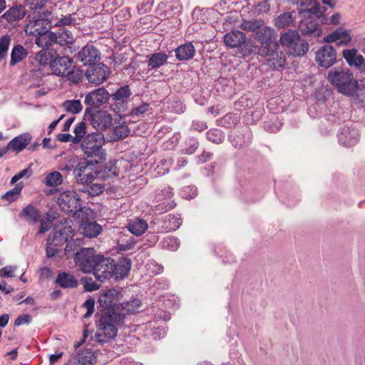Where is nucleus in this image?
Here are the masks:
<instances>
[{
  "label": "nucleus",
  "mask_w": 365,
  "mask_h": 365,
  "mask_svg": "<svg viewBox=\"0 0 365 365\" xmlns=\"http://www.w3.org/2000/svg\"><path fill=\"white\" fill-rule=\"evenodd\" d=\"M110 93L104 87L88 92L84 100V103L86 106V113H91L104 103H108Z\"/></svg>",
  "instance_id": "obj_10"
},
{
  "label": "nucleus",
  "mask_w": 365,
  "mask_h": 365,
  "mask_svg": "<svg viewBox=\"0 0 365 365\" xmlns=\"http://www.w3.org/2000/svg\"><path fill=\"white\" fill-rule=\"evenodd\" d=\"M61 211L74 219H84L88 213L86 207L82 205V200L74 190L61 192L56 201Z\"/></svg>",
  "instance_id": "obj_5"
},
{
  "label": "nucleus",
  "mask_w": 365,
  "mask_h": 365,
  "mask_svg": "<svg viewBox=\"0 0 365 365\" xmlns=\"http://www.w3.org/2000/svg\"><path fill=\"white\" fill-rule=\"evenodd\" d=\"M81 233L86 237H97L102 230V227L96 222H83L81 224Z\"/></svg>",
  "instance_id": "obj_30"
},
{
  "label": "nucleus",
  "mask_w": 365,
  "mask_h": 365,
  "mask_svg": "<svg viewBox=\"0 0 365 365\" xmlns=\"http://www.w3.org/2000/svg\"><path fill=\"white\" fill-rule=\"evenodd\" d=\"M162 247L171 251H175L180 247V242L178 239L173 236H168L165 237L162 241Z\"/></svg>",
  "instance_id": "obj_52"
},
{
  "label": "nucleus",
  "mask_w": 365,
  "mask_h": 365,
  "mask_svg": "<svg viewBox=\"0 0 365 365\" xmlns=\"http://www.w3.org/2000/svg\"><path fill=\"white\" fill-rule=\"evenodd\" d=\"M70 240H71L66 243L64 252L67 258H70L71 257L73 258L76 253L80 252L83 247H81V240L80 239L77 238L76 240H73L72 238Z\"/></svg>",
  "instance_id": "obj_40"
},
{
  "label": "nucleus",
  "mask_w": 365,
  "mask_h": 365,
  "mask_svg": "<svg viewBox=\"0 0 365 365\" xmlns=\"http://www.w3.org/2000/svg\"><path fill=\"white\" fill-rule=\"evenodd\" d=\"M19 217L24 218L29 223H36L39 220L41 215L37 208L32 205H29L22 210Z\"/></svg>",
  "instance_id": "obj_35"
},
{
  "label": "nucleus",
  "mask_w": 365,
  "mask_h": 365,
  "mask_svg": "<svg viewBox=\"0 0 365 365\" xmlns=\"http://www.w3.org/2000/svg\"><path fill=\"white\" fill-rule=\"evenodd\" d=\"M136 243V240L133 237H129L125 241L122 240L118 242V250L120 251H127L132 249Z\"/></svg>",
  "instance_id": "obj_56"
},
{
  "label": "nucleus",
  "mask_w": 365,
  "mask_h": 365,
  "mask_svg": "<svg viewBox=\"0 0 365 365\" xmlns=\"http://www.w3.org/2000/svg\"><path fill=\"white\" fill-rule=\"evenodd\" d=\"M123 295L120 291L114 288L108 289L101 292L99 298L98 303L101 307L107 311L116 312L120 311L119 300L121 299Z\"/></svg>",
  "instance_id": "obj_12"
},
{
  "label": "nucleus",
  "mask_w": 365,
  "mask_h": 365,
  "mask_svg": "<svg viewBox=\"0 0 365 365\" xmlns=\"http://www.w3.org/2000/svg\"><path fill=\"white\" fill-rule=\"evenodd\" d=\"M48 0H24V4L31 10H38L44 7Z\"/></svg>",
  "instance_id": "obj_57"
},
{
  "label": "nucleus",
  "mask_w": 365,
  "mask_h": 365,
  "mask_svg": "<svg viewBox=\"0 0 365 365\" xmlns=\"http://www.w3.org/2000/svg\"><path fill=\"white\" fill-rule=\"evenodd\" d=\"M141 308V301L135 297H131L129 300L120 304V311L118 312L126 314H135L138 312Z\"/></svg>",
  "instance_id": "obj_33"
},
{
  "label": "nucleus",
  "mask_w": 365,
  "mask_h": 365,
  "mask_svg": "<svg viewBox=\"0 0 365 365\" xmlns=\"http://www.w3.org/2000/svg\"><path fill=\"white\" fill-rule=\"evenodd\" d=\"M104 135L100 131L92 132L83 138L81 148L87 159L96 163H102L106 159V152L103 148Z\"/></svg>",
  "instance_id": "obj_3"
},
{
  "label": "nucleus",
  "mask_w": 365,
  "mask_h": 365,
  "mask_svg": "<svg viewBox=\"0 0 365 365\" xmlns=\"http://www.w3.org/2000/svg\"><path fill=\"white\" fill-rule=\"evenodd\" d=\"M163 228L165 232H170L176 230L182 224V220L180 217L168 215L163 217Z\"/></svg>",
  "instance_id": "obj_37"
},
{
  "label": "nucleus",
  "mask_w": 365,
  "mask_h": 365,
  "mask_svg": "<svg viewBox=\"0 0 365 365\" xmlns=\"http://www.w3.org/2000/svg\"><path fill=\"white\" fill-rule=\"evenodd\" d=\"M153 0H143L137 6L140 14H145L150 11L153 5Z\"/></svg>",
  "instance_id": "obj_63"
},
{
  "label": "nucleus",
  "mask_w": 365,
  "mask_h": 365,
  "mask_svg": "<svg viewBox=\"0 0 365 365\" xmlns=\"http://www.w3.org/2000/svg\"><path fill=\"white\" fill-rule=\"evenodd\" d=\"M293 21L292 14L291 12H284L277 16L275 19L274 25L278 28H284L289 26Z\"/></svg>",
  "instance_id": "obj_44"
},
{
  "label": "nucleus",
  "mask_w": 365,
  "mask_h": 365,
  "mask_svg": "<svg viewBox=\"0 0 365 365\" xmlns=\"http://www.w3.org/2000/svg\"><path fill=\"white\" fill-rule=\"evenodd\" d=\"M149 107L150 105L148 103H143L139 106L132 108L129 115L131 116H138L140 115L144 114L148 111Z\"/></svg>",
  "instance_id": "obj_61"
},
{
  "label": "nucleus",
  "mask_w": 365,
  "mask_h": 365,
  "mask_svg": "<svg viewBox=\"0 0 365 365\" xmlns=\"http://www.w3.org/2000/svg\"><path fill=\"white\" fill-rule=\"evenodd\" d=\"M55 243H53L51 240L47 239L46 242V257L48 258H51L54 256H56L58 252H59V246H56Z\"/></svg>",
  "instance_id": "obj_60"
},
{
  "label": "nucleus",
  "mask_w": 365,
  "mask_h": 365,
  "mask_svg": "<svg viewBox=\"0 0 365 365\" xmlns=\"http://www.w3.org/2000/svg\"><path fill=\"white\" fill-rule=\"evenodd\" d=\"M68 73L64 77H67L68 80L73 83L81 81L83 76H85L84 71L80 68H76L74 65Z\"/></svg>",
  "instance_id": "obj_47"
},
{
  "label": "nucleus",
  "mask_w": 365,
  "mask_h": 365,
  "mask_svg": "<svg viewBox=\"0 0 365 365\" xmlns=\"http://www.w3.org/2000/svg\"><path fill=\"white\" fill-rule=\"evenodd\" d=\"M110 74L109 68L103 63H96L88 66L85 71L87 81L92 84L98 86L106 81Z\"/></svg>",
  "instance_id": "obj_13"
},
{
  "label": "nucleus",
  "mask_w": 365,
  "mask_h": 365,
  "mask_svg": "<svg viewBox=\"0 0 365 365\" xmlns=\"http://www.w3.org/2000/svg\"><path fill=\"white\" fill-rule=\"evenodd\" d=\"M299 30L302 35L309 37H319L322 34L318 21L312 16L304 18L299 24Z\"/></svg>",
  "instance_id": "obj_19"
},
{
  "label": "nucleus",
  "mask_w": 365,
  "mask_h": 365,
  "mask_svg": "<svg viewBox=\"0 0 365 365\" xmlns=\"http://www.w3.org/2000/svg\"><path fill=\"white\" fill-rule=\"evenodd\" d=\"M63 106L67 112L73 114L79 113L83 109L80 100H67L63 103Z\"/></svg>",
  "instance_id": "obj_45"
},
{
  "label": "nucleus",
  "mask_w": 365,
  "mask_h": 365,
  "mask_svg": "<svg viewBox=\"0 0 365 365\" xmlns=\"http://www.w3.org/2000/svg\"><path fill=\"white\" fill-rule=\"evenodd\" d=\"M125 314L106 311L96 324L97 332L94 338L99 344L108 342L117 336V327L124 323Z\"/></svg>",
  "instance_id": "obj_2"
},
{
  "label": "nucleus",
  "mask_w": 365,
  "mask_h": 365,
  "mask_svg": "<svg viewBox=\"0 0 365 365\" xmlns=\"http://www.w3.org/2000/svg\"><path fill=\"white\" fill-rule=\"evenodd\" d=\"M175 57L179 61H188L195 54V48L191 42L179 46L175 50Z\"/></svg>",
  "instance_id": "obj_28"
},
{
  "label": "nucleus",
  "mask_w": 365,
  "mask_h": 365,
  "mask_svg": "<svg viewBox=\"0 0 365 365\" xmlns=\"http://www.w3.org/2000/svg\"><path fill=\"white\" fill-rule=\"evenodd\" d=\"M55 53L56 51L53 48H43L36 54L34 60L39 66H45L49 64L51 67V62L54 58Z\"/></svg>",
  "instance_id": "obj_32"
},
{
  "label": "nucleus",
  "mask_w": 365,
  "mask_h": 365,
  "mask_svg": "<svg viewBox=\"0 0 365 365\" xmlns=\"http://www.w3.org/2000/svg\"><path fill=\"white\" fill-rule=\"evenodd\" d=\"M98 164L88 159L78 162L74 170V177L77 182L80 184L91 183L96 177L95 165Z\"/></svg>",
  "instance_id": "obj_11"
},
{
  "label": "nucleus",
  "mask_w": 365,
  "mask_h": 365,
  "mask_svg": "<svg viewBox=\"0 0 365 365\" xmlns=\"http://www.w3.org/2000/svg\"><path fill=\"white\" fill-rule=\"evenodd\" d=\"M131 95L132 92L128 85L120 86L114 93L110 94L108 101L110 109L120 115L127 110Z\"/></svg>",
  "instance_id": "obj_8"
},
{
  "label": "nucleus",
  "mask_w": 365,
  "mask_h": 365,
  "mask_svg": "<svg viewBox=\"0 0 365 365\" xmlns=\"http://www.w3.org/2000/svg\"><path fill=\"white\" fill-rule=\"evenodd\" d=\"M130 130L127 125H119L114 128L113 134L118 140L123 139L129 135Z\"/></svg>",
  "instance_id": "obj_58"
},
{
  "label": "nucleus",
  "mask_w": 365,
  "mask_h": 365,
  "mask_svg": "<svg viewBox=\"0 0 365 365\" xmlns=\"http://www.w3.org/2000/svg\"><path fill=\"white\" fill-rule=\"evenodd\" d=\"M101 255L96 254V250L93 247L83 248L80 252H77L73 260L75 264L83 273H91L95 269L98 262V257Z\"/></svg>",
  "instance_id": "obj_9"
},
{
  "label": "nucleus",
  "mask_w": 365,
  "mask_h": 365,
  "mask_svg": "<svg viewBox=\"0 0 365 365\" xmlns=\"http://www.w3.org/2000/svg\"><path fill=\"white\" fill-rule=\"evenodd\" d=\"M74 14L64 16L59 19L56 23V26L62 27L64 26H74L76 23V19L74 17Z\"/></svg>",
  "instance_id": "obj_55"
},
{
  "label": "nucleus",
  "mask_w": 365,
  "mask_h": 365,
  "mask_svg": "<svg viewBox=\"0 0 365 365\" xmlns=\"http://www.w3.org/2000/svg\"><path fill=\"white\" fill-rule=\"evenodd\" d=\"M263 21L260 20H252L244 21L240 28L246 31H252L255 34L262 26Z\"/></svg>",
  "instance_id": "obj_50"
},
{
  "label": "nucleus",
  "mask_w": 365,
  "mask_h": 365,
  "mask_svg": "<svg viewBox=\"0 0 365 365\" xmlns=\"http://www.w3.org/2000/svg\"><path fill=\"white\" fill-rule=\"evenodd\" d=\"M74 235V230L71 225H61L56 226L51 233L49 234L48 239L55 243L56 246L62 247L66 242Z\"/></svg>",
  "instance_id": "obj_15"
},
{
  "label": "nucleus",
  "mask_w": 365,
  "mask_h": 365,
  "mask_svg": "<svg viewBox=\"0 0 365 365\" xmlns=\"http://www.w3.org/2000/svg\"><path fill=\"white\" fill-rule=\"evenodd\" d=\"M105 186L101 183H93L89 186L88 192L91 196H96L104 191Z\"/></svg>",
  "instance_id": "obj_62"
},
{
  "label": "nucleus",
  "mask_w": 365,
  "mask_h": 365,
  "mask_svg": "<svg viewBox=\"0 0 365 365\" xmlns=\"http://www.w3.org/2000/svg\"><path fill=\"white\" fill-rule=\"evenodd\" d=\"M285 62L284 53L282 51L279 52L277 50L267 58V65L273 69L283 68Z\"/></svg>",
  "instance_id": "obj_36"
},
{
  "label": "nucleus",
  "mask_w": 365,
  "mask_h": 365,
  "mask_svg": "<svg viewBox=\"0 0 365 365\" xmlns=\"http://www.w3.org/2000/svg\"><path fill=\"white\" fill-rule=\"evenodd\" d=\"M336 57L334 48L330 45H325L317 51L315 60L319 66L328 68L335 63Z\"/></svg>",
  "instance_id": "obj_17"
},
{
  "label": "nucleus",
  "mask_w": 365,
  "mask_h": 365,
  "mask_svg": "<svg viewBox=\"0 0 365 365\" xmlns=\"http://www.w3.org/2000/svg\"><path fill=\"white\" fill-rule=\"evenodd\" d=\"M168 58V55L163 52L153 53L148 60V67L150 69H157L166 63Z\"/></svg>",
  "instance_id": "obj_38"
},
{
  "label": "nucleus",
  "mask_w": 365,
  "mask_h": 365,
  "mask_svg": "<svg viewBox=\"0 0 365 365\" xmlns=\"http://www.w3.org/2000/svg\"><path fill=\"white\" fill-rule=\"evenodd\" d=\"M351 37L348 31L345 30L342 27H340L331 34H329L324 38V41L327 43H331L339 41L338 44L339 45H346L351 41Z\"/></svg>",
  "instance_id": "obj_25"
},
{
  "label": "nucleus",
  "mask_w": 365,
  "mask_h": 365,
  "mask_svg": "<svg viewBox=\"0 0 365 365\" xmlns=\"http://www.w3.org/2000/svg\"><path fill=\"white\" fill-rule=\"evenodd\" d=\"M27 51L20 44L15 45L11 53L10 66H14L26 57Z\"/></svg>",
  "instance_id": "obj_39"
},
{
  "label": "nucleus",
  "mask_w": 365,
  "mask_h": 365,
  "mask_svg": "<svg viewBox=\"0 0 365 365\" xmlns=\"http://www.w3.org/2000/svg\"><path fill=\"white\" fill-rule=\"evenodd\" d=\"M294 4L299 6V14L308 13L317 14L319 10V3L315 0H292Z\"/></svg>",
  "instance_id": "obj_31"
},
{
  "label": "nucleus",
  "mask_w": 365,
  "mask_h": 365,
  "mask_svg": "<svg viewBox=\"0 0 365 365\" xmlns=\"http://www.w3.org/2000/svg\"><path fill=\"white\" fill-rule=\"evenodd\" d=\"M359 137V132L356 129L349 127H343L338 134V139L341 144L344 146L354 145Z\"/></svg>",
  "instance_id": "obj_23"
},
{
  "label": "nucleus",
  "mask_w": 365,
  "mask_h": 365,
  "mask_svg": "<svg viewBox=\"0 0 365 365\" xmlns=\"http://www.w3.org/2000/svg\"><path fill=\"white\" fill-rule=\"evenodd\" d=\"M280 43L288 53L295 57L304 56L309 50L308 43L302 39L297 31L289 30L280 36Z\"/></svg>",
  "instance_id": "obj_6"
},
{
  "label": "nucleus",
  "mask_w": 365,
  "mask_h": 365,
  "mask_svg": "<svg viewBox=\"0 0 365 365\" xmlns=\"http://www.w3.org/2000/svg\"><path fill=\"white\" fill-rule=\"evenodd\" d=\"M124 4V0H106L104 3V7L107 9L108 11L113 12L122 6Z\"/></svg>",
  "instance_id": "obj_59"
},
{
  "label": "nucleus",
  "mask_w": 365,
  "mask_h": 365,
  "mask_svg": "<svg viewBox=\"0 0 365 365\" xmlns=\"http://www.w3.org/2000/svg\"><path fill=\"white\" fill-rule=\"evenodd\" d=\"M32 136L29 133H24L9 141V146L12 147V150L16 153L21 152L29 145Z\"/></svg>",
  "instance_id": "obj_27"
},
{
  "label": "nucleus",
  "mask_w": 365,
  "mask_h": 365,
  "mask_svg": "<svg viewBox=\"0 0 365 365\" xmlns=\"http://www.w3.org/2000/svg\"><path fill=\"white\" fill-rule=\"evenodd\" d=\"M22 190V185L16 184V186L11 190L6 192L1 195V199L8 201L9 202H14L19 197Z\"/></svg>",
  "instance_id": "obj_49"
},
{
  "label": "nucleus",
  "mask_w": 365,
  "mask_h": 365,
  "mask_svg": "<svg viewBox=\"0 0 365 365\" xmlns=\"http://www.w3.org/2000/svg\"><path fill=\"white\" fill-rule=\"evenodd\" d=\"M91 125L96 130L100 131L110 128L113 123V117L106 110H97L91 113Z\"/></svg>",
  "instance_id": "obj_18"
},
{
  "label": "nucleus",
  "mask_w": 365,
  "mask_h": 365,
  "mask_svg": "<svg viewBox=\"0 0 365 365\" xmlns=\"http://www.w3.org/2000/svg\"><path fill=\"white\" fill-rule=\"evenodd\" d=\"M58 44L65 46L72 44L74 42V36L71 31L61 28L57 32Z\"/></svg>",
  "instance_id": "obj_42"
},
{
  "label": "nucleus",
  "mask_w": 365,
  "mask_h": 365,
  "mask_svg": "<svg viewBox=\"0 0 365 365\" xmlns=\"http://www.w3.org/2000/svg\"><path fill=\"white\" fill-rule=\"evenodd\" d=\"M72 67H73V61L71 58L60 56L56 53L51 62V70L53 74L60 77L68 75Z\"/></svg>",
  "instance_id": "obj_14"
},
{
  "label": "nucleus",
  "mask_w": 365,
  "mask_h": 365,
  "mask_svg": "<svg viewBox=\"0 0 365 365\" xmlns=\"http://www.w3.org/2000/svg\"><path fill=\"white\" fill-rule=\"evenodd\" d=\"M116 160H111L104 165L100 170H95V175L97 178L103 180H107L117 177L118 170L116 167Z\"/></svg>",
  "instance_id": "obj_26"
},
{
  "label": "nucleus",
  "mask_w": 365,
  "mask_h": 365,
  "mask_svg": "<svg viewBox=\"0 0 365 365\" xmlns=\"http://www.w3.org/2000/svg\"><path fill=\"white\" fill-rule=\"evenodd\" d=\"M279 47V46L277 41L262 43L258 48L257 53L262 57H267L268 58L278 50Z\"/></svg>",
  "instance_id": "obj_41"
},
{
  "label": "nucleus",
  "mask_w": 365,
  "mask_h": 365,
  "mask_svg": "<svg viewBox=\"0 0 365 365\" xmlns=\"http://www.w3.org/2000/svg\"><path fill=\"white\" fill-rule=\"evenodd\" d=\"M254 38L260 43L276 41V33L270 27H261L254 35Z\"/></svg>",
  "instance_id": "obj_29"
},
{
  "label": "nucleus",
  "mask_w": 365,
  "mask_h": 365,
  "mask_svg": "<svg viewBox=\"0 0 365 365\" xmlns=\"http://www.w3.org/2000/svg\"><path fill=\"white\" fill-rule=\"evenodd\" d=\"M25 16V6L22 4H16L6 11L1 16V19L6 20L9 23H13L22 19Z\"/></svg>",
  "instance_id": "obj_24"
},
{
  "label": "nucleus",
  "mask_w": 365,
  "mask_h": 365,
  "mask_svg": "<svg viewBox=\"0 0 365 365\" xmlns=\"http://www.w3.org/2000/svg\"><path fill=\"white\" fill-rule=\"evenodd\" d=\"M76 60L84 66H93L101 59V52L92 44L83 46L76 55Z\"/></svg>",
  "instance_id": "obj_16"
},
{
  "label": "nucleus",
  "mask_w": 365,
  "mask_h": 365,
  "mask_svg": "<svg viewBox=\"0 0 365 365\" xmlns=\"http://www.w3.org/2000/svg\"><path fill=\"white\" fill-rule=\"evenodd\" d=\"M148 227L145 220L138 218L130 220L126 226L128 230L135 236L142 235L148 229Z\"/></svg>",
  "instance_id": "obj_34"
},
{
  "label": "nucleus",
  "mask_w": 365,
  "mask_h": 365,
  "mask_svg": "<svg viewBox=\"0 0 365 365\" xmlns=\"http://www.w3.org/2000/svg\"><path fill=\"white\" fill-rule=\"evenodd\" d=\"M76 360L82 365L88 364H93L96 361V357L93 352L91 349H83L78 352L76 355Z\"/></svg>",
  "instance_id": "obj_43"
},
{
  "label": "nucleus",
  "mask_w": 365,
  "mask_h": 365,
  "mask_svg": "<svg viewBox=\"0 0 365 365\" xmlns=\"http://www.w3.org/2000/svg\"><path fill=\"white\" fill-rule=\"evenodd\" d=\"M343 57L350 66H354L362 72H365V58L362 55L358 54L355 48L343 51Z\"/></svg>",
  "instance_id": "obj_21"
},
{
  "label": "nucleus",
  "mask_w": 365,
  "mask_h": 365,
  "mask_svg": "<svg viewBox=\"0 0 365 365\" xmlns=\"http://www.w3.org/2000/svg\"><path fill=\"white\" fill-rule=\"evenodd\" d=\"M51 22L46 19L38 18L30 21L26 26L25 31L31 36H37L46 32L47 29H50Z\"/></svg>",
  "instance_id": "obj_20"
},
{
  "label": "nucleus",
  "mask_w": 365,
  "mask_h": 365,
  "mask_svg": "<svg viewBox=\"0 0 365 365\" xmlns=\"http://www.w3.org/2000/svg\"><path fill=\"white\" fill-rule=\"evenodd\" d=\"M207 139L214 143H222L225 136L222 130L217 128L209 130L206 133Z\"/></svg>",
  "instance_id": "obj_48"
},
{
  "label": "nucleus",
  "mask_w": 365,
  "mask_h": 365,
  "mask_svg": "<svg viewBox=\"0 0 365 365\" xmlns=\"http://www.w3.org/2000/svg\"><path fill=\"white\" fill-rule=\"evenodd\" d=\"M81 281L86 292L96 291L100 287V285L97 284L91 277H83L81 278Z\"/></svg>",
  "instance_id": "obj_54"
},
{
  "label": "nucleus",
  "mask_w": 365,
  "mask_h": 365,
  "mask_svg": "<svg viewBox=\"0 0 365 365\" xmlns=\"http://www.w3.org/2000/svg\"><path fill=\"white\" fill-rule=\"evenodd\" d=\"M327 79L329 83L336 87L339 93L347 96H354L359 83L354 78L352 72L348 68L334 69L329 72Z\"/></svg>",
  "instance_id": "obj_4"
},
{
  "label": "nucleus",
  "mask_w": 365,
  "mask_h": 365,
  "mask_svg": "<svg viewBox=\"0 0 365 365\" xmlns=\"http://www.w3.org/2000/svg\"><path fill=\"white\" fill-rule=\"evenodd\" d=\"M199 146V142L195 138H190L186 141V145L182 153L187 155L193 154Z\"/></svg>",
  "instance_id": "obj_53"
},
{
  "label": "nucleus",
  "mask_w": 365,
  "mask_h": 365,
  "mask_svg": "<svg viewBox=\"0 0 365 365\" xmlns=\"http://www.w3.org/2000/svg\"><path fill=\"white\" fill-rule=\"evenodd\" d=\"M63 182L62 175L58 171H53L48 174L45 178V184L48 187L59 185Z\"/></svg>",
  "instance_id": "obj_46"
},
{
  "label": "nucleus",
  "mask_w": 365,
  "mask_h": 365,
  "mask_svg": "<svg viewBox=\"0 0 365 365\" xmlns=\"http://www.w3.org/2000/svg\"><path fill=\"white\" fill-rule=\"evenodd\" d=\"M73 133L76 135L82 138L86 137V125L84 122L77 123L74 128Z\"/></svg>",
  "instance_id": "obj_64"
},
{
  "label": "nucleus",
  "mask_w": 365,
  "mask_h": 365,
  "mask_svg": "<svg viewBox=\"0 0 365 365\" xmlns=\"http://www.w3.org/2000/svg\"><path fill=\"white\" fill-rule=\"evenodd\" d=\"M11 43V37L6 34L0 38V62L5 60L9 47Z\"/></svg>",
  "instance_id": "obj_51"
},
{
  "label": "nucleus",
  "mask_w": 365,
  "mask_h": 365,
  "mask_svg": "<svg viewBox=\"0 0 365 365\" xmlns=\"http://www.w3.org/2000/svg\"><path fill=\"white\" fill-rule=\"evenodd\" d=\"M224 42L230 48H237L239 53L249 56L255 52L257 46L252 40L246 41L245 34L240 31H231L224 36Z\"/></svg>",
  "instance_id": "obj_7"
},
{
  "label": "nucleus",
  "mask_w": 365,
  "mask_h": 365,
  "mask_svg": "<svg viewBox=\"0 0 365 365\" xmlns=\"http://www.w3.org/2000/svg\"><path fill=\"white\" fill-rule=\"evenodd\" d=\"M54 284L62 289H76L78 286L76 277L69 272H59L54 280Z\"/></svg>",
  "instance_id": "obj_22"
},
{
  "label": "nucleus",
  "mask_w": 365,
  "mask_h": 365,
  "mask_svg": "<svg viewBox=\"0 0 365 365\" xmlns=\"http://www.w3.org/2000/svg\"><path fill=\"white\" fill-rule=\"evenodd\" d=\"M97 259L98 260L93 273L95 277L101 282L110 278L115 280L122 279L128 274L131 268V260L127 257H120L118 262L111 257H106L103 255Z\"/></svg>",
  "instance_id": "obj_1"
}]
</instances>
